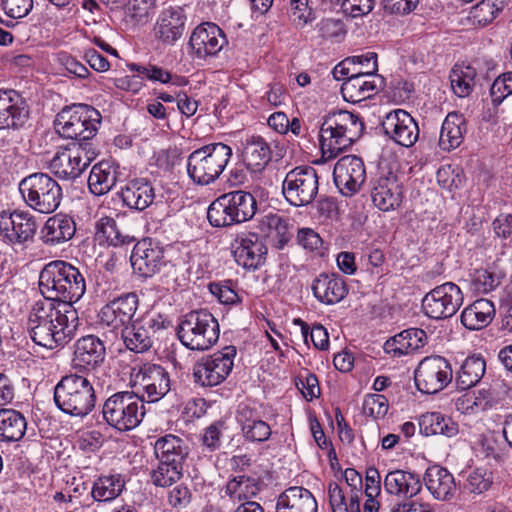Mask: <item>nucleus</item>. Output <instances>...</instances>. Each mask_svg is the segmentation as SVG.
<instances>
[{"mask_svg": "<svg viewBox=\"0 0 512 512\" xmlns=\"http://www.w3.org/2000/svg\"><path fill=\"white\" fill-rule=\"evenodd\" d=\"M333 180L342 195L347 197L355 195L366 181L363 160L355 155L341 157L334 166Z\"/></svg>", "mask_w": 512, "mask_h": 512, "instance_id": "16", "label": "nucleus"}, {"mask_svg": "<svg viewBox=\"0 0 512 512\" xmlns=\"http://www.w3.org/2000/svg\"><path fill=\"white\" fill-rule=\"evenodd\" d=\"M131 386L134 393L142 402H157L171 389L170 375L160 365L145 363L133 367L130 374Z\"/></svg>", "mask_w": 512, "mask_h": 512, "instance_id": "10", "label": "nucleus"}, {"mask_svg": "<svg viewBox=\"0 0 512 512\" xmlns=\"http://www.w3.org/2000/svg\"><path fill=\"white\" fill-rule=\"evenodd\" d=\"M219 323L208 310H195L186 314L177 327L180 342L190 350L205 351L219 339Z\"/></svg>", "mask_w": 512, "mask_h": 512, "instance_id": "6", "label": "nucleus"}, {"mask_svg": "<svg viewBox=\"0 0 512 512\" xmlns=\"http://www.w3.org/2000/svg\"><path fill=\"white\" fill-rule=\"evenodd\" d=\"M494 303L488 299H477L464 308L461 323L469 330H480L488 326L495 317Z\"/></svg>", "mask_w": 512, "mask_h": 512, "instance_id": "37", "label": "nucleus"}, {"mask_svg": "<svg viewBox=\"0 0 512 512\" xmlns=\"http://www.w3.org/2000/svg\"><path fill=\"white\" fill-rule=\"evenodd\" d=\"M226 195L227 201L230 203L235 224L246 222L255 215L257 202L251 193L237 190L228 192Z\"/></svg>", "mask_w": 512, "mask_h": 512, "instance_id": "47", "label": "nucleus"}, {"mask_svg": "<svg viewBox=\"0 0 512 512\" xmlns=\"http://www.w3.org/2000/svg\"><path fill=\"white\" fill-rule=\"evenodd\" d=\"M419 427L426 436L442 435L448 438L455 437L459 433L458 424L449 416L440 412H427L419 419Z\"/></svg>", "mask_w": 512, "mask_h": 512, "instance_id": "41", "label": "nucleus"}, {"mask_svg": "<svg viewBox=\"0 0 512 512\" xmlns=\"http://www.w3.org/2000/svg\"><path fill=\"white\" fill-rule=\"evenodd\" d=\"M226 193L216 198L207 209V219L213 227L223 228L235 225Z\"/></svg>", "mask_w": 512, "mask_h": 512, "instance_id": "50", "label": "nucleus"}, {"mask_svg": "<svg viewBox=\"0 0 512 512\" xmlns=\"http://www.w3.org/2000/svg\"><path fill=\"white\" fill-rule=\"evenodd\" d=\"M183 475V465H174L171 462L159 461L151 473V482L157 487H169L176 483Z\"/></svg>", "mask_w": 512, "mask_h": 512, "instance_id": "52", "label": "nucleus"}, {"mask_svg": "<svg viewBox=\"0 0 512 512\" xmlns=\"http://www.w3.org/2000/svg\"><path fill=\"white\" fill-rule=\"evenodd\" d=\"M388 400L381 394H369L364 398L363 412L373 419L383 418L388 411Z\"/></svg>", "mask_w": 512, "mask_h": 512, "instance_id": "57", "label": "nucleus"}, {"mask_svg": "<svg viewBox=\"0 0 512 512\" xmlns=\"http://www.w3.org/2000/svg\"><path fill=\"white\" fill-rule=\"evenodd\" d=\"M424 484L434 499L449 501L456 492L454 476L444 467L433 465L426 469Z\"/></svg>", "mask_w": 512, "mask_h": 512, "instance_id": "32", "label": "nucleus"}, {"mask_svg": "<svg viewBox=\"0 0 512 512\" xmlns=\"http://www.w3.org/2000/svg\"><path fill=\"white\" fill-rule=\"evenodd\" d=\"M236 353V348L230 345L202 358L194 367L195 382L207 387L222 383L232 371Z\"/></svg>", "mask_w": 512, "mask_h": 512, "instance_id": "13", "label": "nucleus"}, {"mask_svg": "<svg viewBox=\"0 0 512 512\" xmlns=\"http://www.w3.org/2000/svg\"><path fill=\"white\" fill-rule=\"evenodd\" d=\"M75 232L76 224L70 216L56 214L45 222L41 230V239L45 244L55 246L72 239Z\"/></svg>", "mask_w": 512, "mask_h": 512, "instance_id": "35", "label": "nucleus"}, {"mask_svg": "<svg viewBox=\"0 0 512 512\" xmlns=\"http://www.w3.org/2000/svg\"><path fill=\"white\" fill-rule=\"evenodd\" d=\"M102 414L111 427L129 431L141 423L145 415L144 403L134 392H117L105 400Z\"/></svg>", "mask_w": 512, "mask_h": 512, "instance_id": "8", "label": "nucleus"}, {"mask_svg": "<svg viewBox=\"0 0 512 512\" xmlns=\"http://www.w3.org/2000/svg\"><path fill=\"white\" fill-rule=\"evenodd\" d=\"M226 496L237 502H249L260 491V485L257 479L239 475L231 478L223 488Z\"/></svg>", "mask_w": 512, "mask_h": 512, "instance_id": "46", "label": "nucleus"}, {"mask_svg": "<svg viewBox=\"0 0 512 512\" xmlns=\"http://www.w3.org/2000/svg\"><path fill=\"white\" fill-rule=\"evenodd\" d=\"M95 238L100 244L106 243L111 246H126L135 241V237L130 235L120 227L112 217H101L95 225Z\"/></svg>", "mask_w": 512, "mask_h": 512, "instance_id": "39", "label": "nucleus"}, {"mask_svg": "<svg viewBox=\"0 0 512 512\" xmlns=\"http://www.w3.org/2000/svg\"><path fill=\"white\" fill-rule=\"evenodd\" d=\"M36 230V220L29 212L14 210L0 213V235L9 243L23 244L32 240Z\"/></svg>", "mask_w": 512, "mask_h": 512, "instance_id": "20", "label": "nucleus"}, {"mask_svg": "<svg viewBox=\"0 0 512 512\" xmlns=\"http://www.w3.org/2000/svg\"><path fill=\"white\" fill-rule=\"evenodd\" d=\"M88 143H73L55 154L50 170L61 179H75L90 165L95 157Z\"/></svg>", "mask_w": 512, "mask_h": 512, "instance_id": "15", "label": "nucleus"}, {"mask_svg": "<svg viewBox=\"0 0 512 512\" xmlns=\"http://www.w3.org/2000/svg\"><path fill=\"white\" fill-rule=\"evenodd\" d=\"M231 156V147L221 142L196 149L187 159L188 176L197 185L212 184L223 173Z\"/></svg>", "mask_w": 512, "mask_h": 512, "instance_id": "5", "label": "nucleus"}, {"mask_svg": "<svg viewBox=\"0 0 512 512\" xmlns=\"http://www.w3.org/2000/svg\"><path fill=\"white\" fill-rule=\"evenodd\" d=\"M302 323V336L304 338L305 343H308L309 340L312 341L315 348L319 350H326L329 346V336L327 330L322 325H315L311 329L299 320Z\"/></svg>", "mask_w": 512, "mask_h": 512, "instance_id": "58", "label": "nucleus"}, {"mask_svg": "<svg viewBox=\"0 0 512 512\" xmlns=\"http://www.w3.org/2000/svg\"><path fill=\"white\" fill-rule=\"evenodd\" d=\"M243 162L253 173L264 170L271 160L269 144L260 136H251L245 140L242 151Z\"/></svg>", "mask_w": 512, "mask_h": 512, "instance_id": "36", "label": "nucleus"}, {"mask_svg": "<svg viewBox=\"0 0 512 512\" xmlns=\"http://www.w3.org/2000/svg\"><path fill=\"white\" fill-rule=\"evenodd\" d=\"M101 123L98 110L85 104L65 107L56 116V131L64 138L77 140L78 143L91 140Z\"/></svg>", "mask_w": 512, "mask_h": 512, "instance_id": "7", "label": "nucleus"}, {"mask_svg": "<svg viewBox=\"0 0 512 512\" xmlns=\"http://www.w3.org/2000/svg\"><path fill=\"white\" fill-rule=\"evenodd\" d=\"M475 71L471 67L454 68L450 73L451 87L459 97L468 96L474 84Z\"/></svg>", "mask_w": 512, "mask_h": 512, "instance_id": "55", "label": "nucleus"}, {"mask_svg": "<svg viewBox=\"0 0 512 512\" xmlns=\"http://www.w3.org/2000/svg\"><path fill=\"white\" fill-rule=\"evenodd\" d=\"M78 326V312L74 307L46 299L33 305L26 323L33 342L48 349H56L70 342Z\"/></svg>", "mask_w": 512, "mask_h": 512, "instance_id": "1", "label": "nucleus"}, {"mask_svg": "<svg viewBox=\"0 0 512 512\" xmlns=\"http://www.w3.org/2000/svg\"><path fill=\"white\" fill-rule=\"evenodd\" d=\"M290 6L291 17L296 25L302 27L314 19L308 0H290Z\"/></svg>", "mask_w": 512, "mask_h": 512, "instance_id": "60", "label": "nucleus"}, {"mask_svg": "<svg viewBox=\"0 0 512 512\" xmlns=\"http://www.w3.org/2000/svg\"><path fill=\"white\" fill-rule=\"evenodd\" d=\"M466 132L467 124L465 117L456 111L448 113L442 123L439 146L446 151L457 148L462 143Z\"/></svg>", "mask_w": 512, "mask_h": 512, "instance_id": "38", "label": "nucleus"}, {"mask_svg": "<svg viewBox=\"0 0 512 512\" xmlns=\"http://www.w3.org/2000/svg\"><path fill=\"white\" fill-rule=\"evenodd\" d=\"M463 300L460 287L453 282H446L428 292L422 300V306L430 318L446 319L456 314Z\"/></svg>", "mask_w": 512, "mask_h": 512, "instance_id": "14", "label": "nucleus"}, {"mask_svg": "<svg viewBox=\"0 0 512 512\" xmlns=\"http://www.w3.org/2000/svg\"><path fill=\"white\" fill-rule=\"evenodd\" d=\"M186 14L181 7L164 9L156 22L155 32L158 38L168 44H173L182 37L186 29Z\"/></svg>", "mask_w": 512, "mask_h": 512, "instance_id": "30", "label": "nucleus"}, {"mask_svg": "<svg viewBox=\"0 0 512 512\" xmlns=\"http://www.w3.org/2000/svg\"><path fill=\"white\" fill-rule=\"evenodd\" d=\"M350 64L356 70H362L363 72H369L370 74H377L378 63L377 54L375 52H367L362 55H356L349 58Z\"/></svg>", "mask_w": 512, "mask_h": 512, "instance_id": "63", "label": "nucleus"}, {"mask_svg": "<svg viewBox=\"0 0 512 512\" xmlns=\"http://www.w3.org/2000/svg\"><path fill=\"white\" fill-rule=\"evenodd\" d=\"M236 421L247 442L262 443L272 434L270 425L262 420L260 408L255 405L240 403L236 411Z\"/></svg>", "mask_w": 512, "mask_h": 512, "instance_id": "24", "label": "nucleus"}, {"mask_svg": "<svg viewBox=\"0 0 512 512\" xmlns=\"http://www.w3.org/2000/svg\"><path fill=\"white\" fill-rule=\"evenodd\" d=\"M105 357L104 342L95 335L83 336L74 344L72 362L75 368L94 371L103 364Z\"/></svg>", "mask_w": 512, "mask_h": 512, "instance_id": "27", "label": "nucleus"}, {"mask_svg": "<svg viewBox=\"0 0 512 512\" xmlns=\"http://www.w3.org/2000/svg\"><path fill=\"white\" fill-rule=\"evenodd\" d=\"M491 97L494 103H501L512 94V72H506L497 77L491 86Z\"/></svg>", "mask_w": 512, "mask_h": 512, "instance_id": "59", "label": "nucleus"}, {"mask_svg": "<svg viewBox=\"0 0 512 512\" xmlns=\"http://www.w3.org/2000/svg\"><path fill=\"white\" fill-rule=\"evenodd\" d=\"M86 279L80 269L69 262L55 260L46 264L39 275V290L46 300L74 307L85 294Z\"/></svg>", "mask_w": 512, "mask_h": 512, "instance_id": "2", "label": "nucleus"}, {"mask_svg": "<svg viewBox=\"0 0 512 512\" xmlns=\"http://www.w3.org/2000/svg\"><path fill=\"white\" fill-rule=\"evenodd\" d=\"M318 505L313 494L304 487L293 486L278 497L276 512H317Z\"/></svg>", "mask_w": 512, "mask_h": 512, "instance_id": "34", "label": "nucleus"}, {"mask_svg": "<svg viewBox=\"0 0 512 512\" xmlns=\"http://www.w3.org/2000/svg\"><path fill=\"white\" fill-rule=\"evenodd\" d=\"M27 429L25 417L14 409H0V440L16 442L22 439Z\"/></svg>", "mask_w": 512, "mask_h": 512, "instance_id": "43", "label": "nucleus"}, {"mask_svg": "<svg viewBox=\"0 0 512 512\" xmlns=\"http://www.w3.org/2000/svg\"><path fill=\"white\" fill-rule=\"evenodd\" d=\"M125 481L120 474L99 477L92 488L91 495L96 501H111L123 491Z\"/></svg>", "mask_w": 512, "mask_h": 512, "instance_id": "48", "label": "nucleus"}, {"mask_svg": "<svg viewBox=\"0 0 512 512\" xmlns=\"http://www.w3.org/2000/svg\"><path fill=\"white\" fill-rule=\"evenodd\" d=\"M210 292L223 304H235L239 296L231 287V282H219L209 284Z\"/></svg>", "mask_w": 512, "mask_h": 512, "instance_id": "61", "label": "nucleus"}, {"mask_svg": "<svg viewBox=\"0 0 512 512\" xmlns=\"http://www.w3.org/2000/svg\"><path fill=\"white\" fill-rule=\"evenodd\" d=\"M501 283L500 276L486 269H478L471 275V287L477 293H488Z\"/></svg>", "mask_w": 512, "mask_h": 512, "instance_id": "56", "label": "nucleus"}, {"mask_svg": "<svg viewBox=\"0 0 512 512\" xmlns=\"http://www.w3.org/2000/svg\"><path fill=\"white\" fill-rule=\"evenodd\" d=\"M130 71L138 73L141 79H147L162 84H171L176 87H183L188 84V79L184 76L172 74L170 71L154 64L139 65L130 63L127 65Z\"/></svg>", "mask_w": 512, "mask_h": 512, "instance_id": "45", "label": "nucleus"}, {"mask_svg": "<svg viewBox=\"0 0 512 512\" xmlns=\"http://www.w3.org/2000/svg\"><path fill=\"white\" fill-rule=\"evenodd\" d=\"M29 118V107L22 95L13 89H0V129L18 130Z\"/></svg>", "mask_w": 512, "mask_h": 512, "instance_id": "25", "label": "nucleus"}, {"mask_svg": "<svg viewBox=\"0 0 512 512\" xmlns=\"http://www.w3.org/2000/svg\"><path fill=\"white\" fill-rule=\"evenodd\" d=\"M328 500L332 512H347L345 493L336 482H331L328 485Z\"/></svg>", "mask_w": 512, "mask_h": 512, "instance_id": "64", "label": "nucleus"}, {"mask_svg": "<svg viewBox=\"0 0 512 512\" xmlns=\"http://www.w3.org/2000/svg\"><path fill=\"white\" fill-rule=\"evenodd\" d=\"M504 0H482L476 4L470 14L475 23L486 26L504 9Z\"/></svg>", "mask_w": 512, "mask_h": 512, "instance_id": "54", "label": "nucleus"}, {"mask_svg": "<svg viewBox=\"0 0 512 512\" xmlns=\"http://www.w3.org/2000/svg\"><path fill=\"white\" fill-rule=\"evenodd\" d=\"M453 369L450 362L439 355L423 358L414 371L417 389L425 394H435L451 383Z\"/></svg>", "mask_w": 512, "mask_h": 512, "instance_id": "12", "label": "nucleus"}, {"mask_svg": "<svg viewBox=\"0 0 512 512\" xmlns=\"http://www.w3.org/2000/svg\"><path fill=\"white\" fill-rule=\"evenodd\" d=\"M262 223L268 227V237L272 239L273 246L283 249L291 238L287 221L279 215H268Z\"/></svg>", "mask_w": 512, "mask_h": 512, "instance_id": "51", "label": "nucleus"}, {"mask_svg": "<svg viewBox=\"0 0 512 512\" xmlns=\"http://www.w3.org/2000/svg\"><path fill=\"white\" fill-rule=\"evenodd\" d=\"M117 182V170L109 162L102 161L95 164L89 174L88 186L97 196L108 193Z\"/></svg>", "mask_w": 512, "mask_h": 512, "instance_id": "42", "label": "nucleus"}, {"mask_svg": "<svg viewBox=\"0 0 512 512\" xmlns=\"http://www.w3.org/2000/svg\"><path fill=\"white\" fill-rule=\"evenodd\" d=\"M486 362L481 356L467 357L456 374V387L467 390L474 387L484 376Z\"/></svg>", "mask_w": 512, "mask_h": 512, "instance_id": "44", "label": "nucleus"}, {"mask_svg": "<svg viewBox=\"0 0 512 512\" xmlns=\"http://www.w3.org/2000/svg\"><path fill=\"white\" fill-rule=\"evenodd\" d=\"M159 320L153 316L146 315L136 319L131 325L120 332L125 347L134 353H144L151 349L154 343V336L161 328Z\"/></svg>", "mask_w": 512, "mask_h": 512, "instance_id": "21", "label": "nucleus"}, {"mask_svg": "<svg viewBox=\"0 0 512 512\" xmlns=\"http://www.w3.org/2000/svg\"><path fill=\"white\" fill-rule=\"evenodd\" d=\"M382 128L387 136L403 147L413 146L419 138V127L405 110L396 109L386 114Z\"/></svg>", "mask_w": 512, "mask_h": 512, "instance_id": "22", "label": "nucleus"}, {"mask_svg": "<svg viewBox=\"0 0 512 512\" xmlns=\"http://www.w3.org/2000/svg\"><path fill=\"white\" fill-rule=\"evenodd\" d=\"M19 190L25 202L40 213L54 212L62 199L59 184L44 173H35L24 178L19 184Z\"/></svg>", "mask_w": 512, "mask_h": 512, "instance_id": "9", "label": "nucleus"}, {"mask_svg": "<svg viewBox=\"0 0 512 512\" xmlns=\"http://www.w3.org/2000/svg\"><path fill=\"white\" fill-rule=\"evenodd\" d=\"M54 402L65 414L84 418L95 408L96 392L87 377L71 373L54 387Z\"/></svg>", "mask_w": 512, "mask_h": 512, "instance_id": "4", "label": "nucleus"}, {"mask_svg": "<svg viewBox=\"0 0 512 512\" xmlns=\"http://www.w3.org/2000/svg\"><path fill=\"white\" fill-rule=\"evenodd\" d=\"M5 13L14 19L27 16L33 8V0H3Z\"/></svg>", "mask_w": 512, "mask_h": 512, "instance_id": "62", "label": "nucleus"}, {"mask_svg": "<svg viewBox=\"0 0 512 512\" xmlns=\"http://www.w3.org/2000/svg\"><path fill=\"white\" fill-rule=\"evenodd\" d=\"M385 86L379 74H370L353 68L351 75L342 83L341 94L345 101L358 103L379 93Z\"/></svg>", "mask_w": 512, "mask_h": 512, "instance_id": "19", "label": "nucleus"}, {"mask_svg": "<svg viewBox=\"0 0 512 512\" xmlns=\"http://www.w3.org/2000/svg\"><path fill=\"white\" fill-rule=\"evenodd\" d=\"M510 392L508 384L501 379L494 380L487 388H481L477 391V408L485 411L498 403L504 401Z\"/></svg>", "mask_w": 512, "mask_h": 512, "instance_id": "49", "label": "nucleus"}, {"mask_svg": "<svg viewBox=\"0 0 512 512\" xmlns=\"http://www.w3.org/2000/svg\"><path fill=\"white\" fill-rule=\"evenodd\" d=\"M319 192V176L311 166H299L290 170L282 183L286 201L295 207L311 204Z\"/></svg>", "mask_w": 512, "mask_h": 512, "instance_id": "11", "label": "nucleus"}, {"mask_svg": "<svg viewBox=\"0 0 512 512\" xmlns=\"http://www.w3.org/2000/svg\"><path fill=\"white\" fill-rule=\"evenodd\" d=\"M371 185V198L376 208L388 212L401 205L404 198L403 184L397 174L382 171Z\"/></svg>", "mask_w": 512, "mask_h": 512, "instance_id": "18", "label": "nucleus"}, {"mask_svg": "<svg viewBox=\"0 0 512 512\" xmlns=\"http://www.w3.org/2000/svg\"><path fill=\"white\" fill-rule=\"evenodd\" d=\"M130 261L133 269L141 276L152 277L164 265V252L151 240L144 239L134 245Z\"/></svg>", "mask_w": 512, "mask_h": 512, "instance_id": "28", "label": "nucleus"}, {"mask_svg": "<svg viewBox=\"0 0 512 512\" xmlns=\"http://www.w3.org/2000/svg\"><path fill=\"white\" fill-rule=\"evenodd\" d=\"M154 453L158 461L183 465L188 455V448L182 439L175 435L167 434L156 440Z\"/></svg>", "mask_w": 512, "mask_h": 512, "instance_id": "40", "label": "nucleus"}, {"mask_svg": "<svg viewBox=\"0 0 512 512\" xmlns=\"http://www.w3.org/2000/svg\"><path fill=\"white\" fill-rule=\"evenodd\" d=\"M120 196L128 208L143 211L153 203L155 191L148 179L134 178L122 187Z\"/></svg>", "mask_w": 512, "mask_h": 512, "instance_id": "33", "label": "nucleus"}, {"mask_svg": "<svg viewBox=\"0 0 512 512\" xmlns=\"http://www.w3.org/2000/svg\"><path fill=\"white\" fill-rule=\"evenodd\" d=\"M493 483V472L487 467H477L468 473L464 488L469 493L479 495L488 491Z\"/></svg>", "mask_w": 512, "mask_h": 512, "instance_id": "53", "label": "nucleus"}, {"mask_svg": "<svg viewBox=\"0 0 512 512\" xmlns=\"http://www.w3.org/2000/svg\"><path fill=\"white\" fill-rule=\"evenodd\" d=\"M364 131V124L357 114L337 110L324 116L319 131V143L323 155L336 157L357 141Z\"/></svg>", "mask_w": 512, "mask_h": 512, "instance_id": "3", "label": "nucleus"}, {"mask_svg": "<svg viewBox=\"0 0 512 512\" xmlns=\"http://www.w3.org/2000/svg\"><path fill=\"white\" fill-rule=\"evenodd\" d=\"M387 494L400 499H411L422 490V481L415 472L396 469L389 471L383 479Z\"/></svg>", "mask_w": 512, "mask_h": 512, "instance_id": "29", "label": "nucleus"}, {"mask_svg": "<svg viewBox=\"0 0 512 512\" xmlns=\"http://www.w3.org/2000/svg\"><path fill=\"white\" fill-rule=\"evenodd\" d=\"M138 296L133 293L123 294L105 304L99 311L100 323L113 331L121 332L131 325L138 309Z\"/></svg>", "mask_w": 512, "mask_h": 512, "instance_id": "17", "label": "nucleus"}, {"mask_svg": "<svg viewBox=\"0 0 512 512\" xmlns=\"http://www.w3.org/2000/svg\"><path fill=\"white\" fill-rule=\"evenodd\" d=\"M315 298L326 305L339 303L348 294L346 281L336 273H321L312 283Z\"/></svg>", "mask_w": 512, "mask_h": 512, "instance_id": "31", "label": "nucleus"}, {"mask_svg": "<svg viewBox=\"0 0 512 512\" xmlns=\"http://www.w3.org/2000/svg\"><path fill=\"white\" fill-rule=\"evenodd\" d=\"M233 247V256L239 266L256 270L265 263L267 247L256 233L238 234Z\"/></svg>", "mask_w": 512, "mask_h": 512, "instance_id": "23", "label": "nucleus"}, {"mask_svg": "<svg viewBox=\"0 0 512 512\" xmlns=\"http://www.w3.org/2000/svg\"><path fill=\"white\" fill-rule=\"evenodd\" d=\"M226 42L225 34L219 26L206 22L194 29L189 45L197 58L205 59L218 54Z\"/></svg>", "mask_w": 512, "mask_h": 512, "instance_id": "26", "label": "nucleus"}]
</instances>
